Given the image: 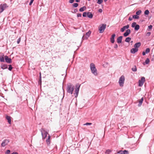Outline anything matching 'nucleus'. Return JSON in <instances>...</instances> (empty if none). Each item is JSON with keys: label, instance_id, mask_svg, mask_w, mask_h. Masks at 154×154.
I'll return each instance as SVG.
<instances>
[{"label": "nucleus", "instance_id": "0eeeda50", "mask_svg": "<svg viewBox=\"0 0 154 154\" xmlns=\"http://www.w3.org/2000/svg\"><path fill=\"white\" fill-rule=\"evenodd\" d=\"M8 7V6L5 3L1 4L0 5V14L2 13Z\"/></svg>", "mask_w": 154, "mask_h": 154}, {"label": "nucleus", "instance_id": "2f4dec72", "mask_svg": "<svg viewBox=\"0 0 154 154\" xmlns=\"http://www.w3.org/2000/svg\"><path fill=\"white\" fill-rule=\"evenodd\" d=\"M141 13V11L140 10H139L136 12V14L137 15H139Z\"/></svg>", "mask_w": 154, "mask_h": 154}, {"label": "nucleus", "instance_id": "58836bf2", "mask_svg": "<svg viewBox=\"0 0 154 154\" xmlns=\"http://www.w3.org/2000/svg\"><path fill=\"white\" fill-rule=\"evenodd\" d=\"M151 34V33L150 32H148L146 33V35L147 36H149Z\"/></svg>", "mask_w": 154, "mask_h": 154}, {"label": "nucleus", "instance_id": "b1692460", "mask_svg": "<svg viewBox=\"0 0 154 154\" xmlns=\"http://www.w3.org/2000/svg\"><path fill=\"white\" fill-rule=\"evenodd\" d=\"M131 38L130 37H127V38L125 40V41L126 42H130V41L131 40Z\"/></svg>", "mask_w": 154, "mask_h": 154}, {"label": "nucleus", "instance_id": "9b49d317", "mask_svg": "<svg viewBox=\"0 0 154 154\" xmlns=\"http://www.w3.org/2000/svg\"><path fill=\"white\" fill-rule=\"evenodd\" d=\"M5 61L8 63H11V60L10 58H9L6 55L5 56Z\"/></svg>", "mask_w": 154, "mask_h": 154}, {"label": "nucleus", "instance_id": "a18cd8bd", "mask_svg": "<svg viewBox=\"0 0 154 154\" xmlns=\"http://www.w3.org/2000/svg\"><path fill=\"white\" fill-rule=\"evenodd\" d=\"M33 1H34V0H30V2L29 3V5H31L32 4V3Z\"/></svg>", "mask_w": 154, "mask_h": 154}, {"label": "nucleus", "instance_id": "f257e3e1", "mask_svg": "<svg viewBox=\"0 0 154 154\" xmlns=\"http://www.w3.org/2000/svg\"><path fill=\"white\" fill-rule=\"evenodd\" d=\"M74 89V86L70 83L68 84L67 85V91L68 93L72 94Z\"/></svg>", "mask_w": 154, "mask_h": 154}, {"label": "nucleus", "instance_id": "4be33fe9", "mask_svg": "<svg viewBox=\"0 0 154 154\" xmlns=\"http://www.w3.org/2000/svg\"><path fill=\"white\" fill-rule=\"evenodd\" d=\"M1 68L3 69H5L8 68V66L6 64L2 65L1 66Z\"/></svg>", "mask_w": 154, "mask_h": 154}, {"label": "nucleus", "instance_id": "6e6552de", "mask_svg": "<svg viewBox=\"0 0 154 154\" xmlns=\"http://www.w3.org/2000/svg\"><path fill=\"white\" fill-rule=\"evenodd\" d=\"M145 81V79L144 77H141V80H140L139 81V86L140 87L142 86L143 85Z\"/></svg>", "mask_w": 154, "mask_h": 154}, {"label": "nucleus", "instance_id": "f03ea898", "mask_svg": "<svg viewBox=\"0 0 154 154\" xmlns=\"http://www.w3.org/2000/svg\"><path fill=\"white\" fill-rule=\"evenodd\" d=\"M91 69L92 72L95 75H97V70L95 65L93 63H91L90 65Z\"/></svg>", "mask_w": 154, "mask_h": 154}, {"label": "nucleus", "instance_id": "7c9ffc66", "mask_svg": "<svg viewBox=\"0 0 154 154\" xmlns=\"http://www.w3.org/2000/svg\"><path fill=\"white\" fill-rule=\"evenodd\" d=\"M132 70L134 72H136L137 71V69L136 66H135L134 67L132 68Z\"/></svg>", "mask_w": 154, "mask_h": 154}, {"label": "nucleus", "instance_id": "c756f323", "mask_svg": "<svg viewBox=\"0 0 154 154\" xmlns=\"http://www.w3.org/2000/svg\"><path fill=\"white\" fill-rule=\"evenodd\" d=\"M136 22H134L132 23L131 26L132 27H134L136 26Z\"/></svg>", "mask_w": 154, "mask_h": 154}, {"label": "nucleus", "instance_id": "7ed1b4c3", "mask_svg": "<svg viewBox=\"0 0 154 154\" xmlns=\"http://www.w3.org/2000/svg\"><path fill=\"white\" fill-rule=\"evenodd\" d=\"M80 85H81L79 84H77L76 85V87L75 91V93H74L75 97H77L78 96Z\"/></svg>", "mask_w": 154, "mask_h": 154}, {"label": "nucleus", "instance_id": "f704fd0d", "mask_svg": "<svg viewBox=\"0 0 154 154\" xmlns=\"http://www.w3.org/2000/svg\"><path fill=\"white\" fill-rule=\"evenodd\" d=\"M150 51V50L149 48H147L146 50V53L147 54L149 53Z\"/></svg>", "mask_w": 154, "mask_h": 154}, {"label": "nucleus", "instance_id": "de8ad7c7", "mask_svg": "<svg viewBox=\"0 0 154 154\" xmlns=\"http://www.w3.org/2000/svg\"><path fill=\"white\" fill-rule=\"evenodd\" d=\"M82 16V14L80 13H79L77 14V17H81Z\"/></svg>", "mask_w": 154, "mask_h": 154}, {"label": "nucleus", "instance_id": "4468645a", "mask_svg": "<svg viewBox=\"0 0 154 154\" xmlns=\"http://www.w3.org/2000/svg\"><path fill=\"white\" fill-rule=\"evenodd\" d=\"M116 36V35L115 34H113L112 35L111 38H110V42L112 43H114L115 42L114 38Z\"/></svg>", "mask_w": 154, "mask_h": 154}, {"label": "nucleus", "instance_id": "f8f14e48", "mask_svg": "<svg viewBox=\"0 0 154 154\" xmlns=\"http://www.w3.org/2000/svg\"><path fill=\"white\" fill-rule=\"evenodd\" d=\"M129 25H127L126 26H125L122 28H121L120 31L122 32H124L126 29H128L129 28Z\"/></svg>", "mask_w": 154, "mask_h": 154}, {"label": "nucleus", "instance_id": "9d476101", "mask_svg": "<svg viewBox=\"0 0 154 154\" xmlns=\"http://www.w3.org/2000/svg\"><path fill=\"white\" fill-rule=\"evenodd\" d=\"M91 32L89 31L86 33L85 35H84L82 37V39L84 40L85 39H87L91 34Z\"/></svg>", "mask_w": 154, "mask_h": 154}, {"label": "nucleus", "instance_id": "864d4df0", "mask_svg": "<svg viewBox=\"0 0 154 154\" xmlns=\"http://www.w3.org/2000/svg\"><path fill=\"white\" fill-rule=\"evenodd\" d=\"M11 154H18L17 152H13Z\"/></svg>", "mask_w": 154, "mask_h": 154}, {"label": "nucleus", "instance_id": "49530a36", "mask_svg": "<svg viewBox=\"0 0 154 154\" xmlns=\"http://www.w3.org/2000/svg\"><path fill=\"white\" fill-rule=\"evenodd\" d=\"M74 0H69V2L70 3H72L73 2Z\"/></svg>", "mask_w": 154, "mask_h": 154}, {"label": "nucleus", "instance_id": "c85d7f7f", "mask_svg": "<svg viewBox=\"0 0 154 154\" xmlns=\"http://www.w3.org/2000/svg\"><path fill=\"white\" fill-rule=\"evenodd\" d=\"M149 13V11L148 10H146L144 12V14L145 15H148Z\"/></svg>", "mask_w": 154, "mask_h": 154}, {"label": "nucleus", "instance_id": "ddd939ff", "mask_svg": "<svg viewBox=\"0 0 154 154\" xmlns=\"http://www.w3.org/2000/svg\"><path fill=\"white\" fill-rule=\"evenodd\" d=\"M131 33V30L130 29H128L126 31V32L124 33L123 35L125 37H126L128 36Z\"/></svg>", "mask_w": 154, "mask_h": 154}, {"label": "nucleus", "instance_id": "473e14b6", "mask_svg": "<svg viewBox=\"0 0 154 154\" xmlns=\"http://www.w3.org/2000/svg\"><path fill=\"white\" fill-rule=\"evenodd\" d=\"M111 152V151L109 149L106 150L105 152V153L106 154H109Z\"/></svg>", "mask_w": 154, "mask_h": 154}, {"label": "nucleus", "instance_id": "bb28decb", "mask_svg": "<svg viewBox=\"0 0 154 154\" xmlns=\"http://www.w3.org/2000/svg\"><path fill=\"white\" fill-rule=\"evenodd\" d=\"M150 62L149 59L148 58H147L145 61V63L146 64H148Z\"/></svg>", "mask_w": 154, "mask_h": 154}, {"label": "nucleus", "instance_id": "393cba45", "mask_svg": "<svg viewBox=\"0 0 154 154\" xmlns=\"http://www.w3.org/2000/svg\"><path fill=\"white\" fill-rule=\"evenodd\" d=\"M140 28V26L138 25H137L135 27L134 29L136 30H138Z\"/></svg>", "mask_w": 154, "mask_h": 154}, {"label": "nucleus", "instance_id": "1a4fd4ad", "mask_svg": "<svg viewBox=\"0 0 154 154\" xmlns=\"http://www.w3.org/2000/svg\"><path fill=\"white\" fill-rule=\"evenodd\" d=\"M9 140L8 139H5L3 140L1 143V146L2 147H4L7 145L9 142Z\"/></svg>", "mask_w": 154, "mask_h": 154}, {"label": "nucleus", "instance_id": "20e7f679", "mask_svg": "<svg viewBox=\"0 0 154 154\" xmlns=\"http://www.w3.org/2000/svg\"><path fill=\"white\" fill-rule=\"evenodd\" d=\"M42 135L43 139H45L47 136V135H49L48 133L47 132L44 128H42L41 130Z\"/></svg>", "mask_w": 154, "mask_h": 154}, {"label": "nucleus", "instance_id": "09e8293b", "mask_svg": "<svg viewBox=\"0 0 154 154\" xmlns=\"http://www.w3.org/2000/svg\"><path fill=\"white\" fill-rule=\"evenodd\" d=\"M103 10L101 9H100L98 10V12L100 13H102V12Z\"/></svg>", "mask_w": 154, "mask_h": 154}, {"label": "nucleus", "instance_id": "79ce46f5", "mask_svg": "<svg viewBox=\"0 0 154 154\" xmlns=\"http://www.w3.org/2000/svg\"><path fill=\"white\" fill-rule=\"evenodd\" d=\"M20 40H21V38H19L18 39H17V44H19L20 41Z\"/></svg>", "mask_w": 154, "mask_h": 154}, {"label": "nucleus", "instance_id": "5fc2aeb1", "mask_svg": "<svg viewBox=\"0 0 154 154\" xmlns=\"http://www.w3.org/2000/svg\"><path fill=\"white\" fill-rule=\"evenodd\" d=\"M80 0H75V1L76 2H80Z\"/></svg>", "mask_w": 154, "mask_h": 154}, {"label": "nucleus", "instance_id": "c03bdc74", "mask_svg": "<svg viewBox=\"0 0 154 154\" xmlns=\"http://www.w3.org/2000/svg\"><path fill=\"white\" fill-rule=\"evenodd\" d=\"M152 26L151 25H149V26H148V29H152Z\"/></svg>", "mask_w": 154, "mask_h": 154}, {"label": "nucleus", "instance_id": "423d86ee", "mask_svg": "<svg viewBox=\"0 0 154 154\" xmlns=\"http://www.w3.org/2000/svg\"><path fill=\"white\" fill-rule=\"evenodd\" d=\"M106 25L105 24H102L100 26L98 30L100 33H103L106 28Z\"/></svg>", "mask_w": 154, "mask_h": 154}, {"label": "nucleus", "instance_id": "8fccbe9b", "mask_svg": "<svg viewBox=\"0 0 154 154\" xmlns=\"http://www.w3.org/2000/svg\"><path fill=\"white\" fill-rule=\"evenodd\" d=\"M118 47V46L117 44H116L115 45L114 48H117Z\"/></svg>", "mask_w": 154, "mask_h": 154}, {"label": "nucleus", "instance_id": "f3484780", "mask_svg": "<svg viewBox=\"0 0 154 154\" xmlns=\"http://www.w3.org/2000/svg\"><path fill=\"white\" fill-rule=\"evenodd\" d=\"M123 37L122 36H120L117 38V42L118 43H121L122 42Z\"/></svg>", "mask_w": 154, "mask_h": 154}, {"label": "nucleus", "instance_id": "5701e85b", "mask_svg": "<svg viewBox=\"0 0 154 154\" xmlns=\"http://www.w3.org/2000/svg\"><path fill=\"white\" fill-rule=\"evenodd\" d=\"M86 9V7L85 6H84V7H83L81 8H80L79 11H80L81 12H82V11H84Z\"/></svg>", "mask_w": 154, "mask_h": 154}, {"label": "nucleus", "instance_id": "cd10ccee", "mask_svg": "<svg viewBox=\"0 0 154 154\" xmlns=\"http://www.w3.org/2000/svg\"><path fill=\"white\" fill-rule=\"evenodd\" d=\"M133 18L135 19H138L139 18V17L137 15H134L133 16Z\"/></svg>", "mask_w": 154, "mask_h": 154}, {"label": "nucleus", "instance_id": "a19ab883", "mask_svg": "<svg viewBox=\"0 0 154 154\" xmlns=\"http://www.w3.org/2000/svg\"><path fill=\"white\" fill-rule=\"evenodd\" d=\"M91 124H92V123H86L85 124H84V125H91Z\"/></svg>", "mask_w": 154, "mask_h": 154}, {"label": "nucleus", "instance_id": "c9c22d12", "mask_svg": "<svg viewBox=\"0 0 154 154\" xmlns=\"http://www.w3.org/2000/svg\"><path fill=\"white\" fill-rule=\"evenodd\" d=\"M72 5L73 7H77L78 6V4L77 3H75L73 4Z\"/></svg>", "mask_w": 154, "mask_h": 154}, {"label": "nucleus", "instance_id": "ea45409f", "mask_svg": "<svg viewBox=\"0 0 154 154\" xmlns=\"http://www.w3.org/2000/svg\"><path fill=\"white\" fill-rule=\"evenodd\" d=\"M123 152V154H128V152L127 150H125Z\"/></svg>", "mask_w": 154, "mask_h": 154}, {"label": "nucleus", "instance_id": "4d7b16f0", "mask_svg": "<svg viewBox=\"0 0 154 154\" xmlns=\"http://www.w3.org/2000/svg\"><path fill=\"white\" fill-rule=\"evenodd\" d=\"M40 78H41V73H40Z\"/></svg>", "mask_w": 154, "mask_h": 154}, {"label": "nucleus", "instance_id": "603ef678", "mask_svg": "<svg viewBox=\"0 0 154 154\" xmlns=\"http://www.w3.org/2000/svg\"><path fill=\"white\" fill-rule=\"evenodd\" d=\"M128 20L129 21H131L132 20V18L131 17H129L128 19Z\"/></svg>", "mask_w": 154, "mask_h": 154}, {"label": "nucleus", "instance_id": "72a5a7b5", "mask_svg": "<svg viewBox=\"0 0 154 154\" xmlns=\"http://www.w3.org/2000/svg\"><path fill=\"white\" fill-rule=\"evenodd\" d=\"M103 2V0H98L97 3L98 4H100Z\"/></svg>", "mask_w": 154, "mask_h": 154}, {"label": "nucleus", "instance_id": "e433bc0d", "mask_svg": "<svg viewBox=\"0 0 154 154\" xmlns=\"http://www.w3.org/2000/svg\"><path fill=\"white\" fill-rule=\"evenodd\" d=\"M87 15V13L86 12H84L83 14V16L84 17H86Z\"/></svg>", "mask_w": 154, "mask_h": 154}, {"label": "nucleus", "instance_id": "3c124183", "mask_svg": "<svg viewBox=\"0 0 154 154\" xmlns=\"http://www.w3.org/2000/svg\"><path fill=\"white\" fill-rule=\"evenodd\" d=\"M146 52L143 51L142 53V54L143 55H145L146 54Z\"/></svg>", "mask_w": 154, "mask_h": 154}, {"label": "nucleus", "instance_id": "6ab92c4d", "mask_svg": "<svg viewBox=\"0 0 154 154\" xmlns=\"http://www.w3.org/2000/svg\"><path fill=\"white\" fill-rule=\"evenodd\" d=\"M50 137L49 135H48V137L46 140V143L48 145H49L50 143Z\"/></svg>", "mask_w": 154, "mask_h": 154}, {"label": "nucleus", "instance_id": "6e6d98bb", "mask_svg": "<svg viewBox=\"0 0 154 154\" xmlns=\"http://www.w3.org/2000/svg\"><path fill=\"white\" fill-rule=\"evenodd\" d=\"M104 1L105 2H106L107 1V0H104Z\"/></svg>", "mask_w": 154, "mask_h": 154}, {"label": "nucleus", "instance_id": "a878e982", "mask_svg": "<svg viewBox=\"0 0 154 154\" xmlns=\"http://www.w3.org/2000/svg\"><path fill=\"white\" fill-rule=\"evenodd\" d=\"M0 61L1 62H4V58L2 56L0 57Z\"/></svg>", "mask_w": 154, "mask_h": 154}, {"label": "nucleus", "instance_id": "a211bd4d", "mask_svg": "<svg viewBox=\"0 0 154 154\" xmlns=\"http://www.w3.org/2000/svg\"><path fill=\"white\" fill-rule=\"evenodd\" d=\"M141 45V43L140 42H137L134 45V47L135 48H138Z\"/></svg>", "mask_w": 154, "mask_h": 154}, {"label": "nucleus", "instance_id": "412c9836", "mask_svg": "<svg viewBox=\"0 0 154 154\" xmlns=\"http://www.w3.org/2000/svg\"><path fill=\"white\" fill-rule=\"evenodd\" d=\"M87 17L90 18H92L93 17V15L90 12H88L87 13Z\"/></svg>", "mask_w": 154, "mask_h": 154}, {"label": "nucleus", "instance_id": "4c0bfd02", "mask_svg": "<svg viewBox=\"0 0 154 154\" xmlns=\"http://www.w3.org/2000/svg\"><path fill=\"white\" fill-rule=\"evenodd\" d=\"M12 69V66L11 65H9V68H8V69L10 71H11Z\"/></svg>", "mask_w": 154, "mask_h": 154}, {"label": "nucleus", "instance_id": "2eb2a0df", "mask_svg": "<svg viewBox=\"0 0 154 154\" xmlns=\"http://www.w3.org/2000/svg\"><path fill=\"white\" fill-rule=\"evenodd\" d=\"M138 50V49L137 48H133L131 50V52L132 54H134L136 52H137Z\"/></svg>", "mask_w": 154, "mask_h": 154}, {"label": "nucleus", "instance_id": "39448f33", "mask_svg": "<svg viewBox=\"0 0 154 154\" xmlns=\"http://www.w3.org/2000/svg\"><path fill=\"white\" fill-rule=\"evenodd\" d=\"M125 80V78L124 76L123 75L121 76L119 79V82L120 86L121 87H123V86Z\"/></svg>", "mask_w": 154, "mask_h": 154}, {"label": "nucleus", "instance_id": "37998d69", "mask_svg": "<svg viewBox=\"0 0 154 154\" xmlns=\"http://www.w3.org/2000/svg\"><path fill=\"white\" fill-rule=\"evenodd\" d=\"M10 152V151L9 150H8L6 152V154H9Z\"/></svg>", "mask_w": 154, "mask_h": 154}, {"label": "nucleus", "instance_id": "dca6fc26", "mask_svg": "<svg viewBox=\"0 0 154 154\" xmlns=\"http://www.w3.org/2000/svg\"><path fill=\"white\" fill-rule=\"evenodd\" d=\"M6 119L7 120L9 124H11V117L9 116H6Z\"/></svg>", "mask_w": 154, "mask_h": 154}, {"label": "nucleus", "instance_id": "aec40b11", "mask_svg": "<svg viewBox=\"0 0 154 154\" xmlns=\"http://www.w3.org/2000/svg\"><path fill=\"white\" fill-rule=\"evenodd\" d=\"M143 97L140 100H139V104H138V106H140L143 103Z\"/></svg>", "mask_w": 154, "mask_h": 154}]
</instances>
